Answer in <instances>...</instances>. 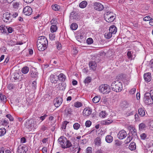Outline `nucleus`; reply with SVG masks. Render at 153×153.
<instances>
[{
	"label": "nucleus",
	"instance_id": "obj_1",
	"mask_svg": "<svg viewBox=\"0 0 153 153\" xmlns=\"http://www.w3.org/2000/svg\"><path fill=\"white\" fill-rule=\"evenodd\" d=\"M62 147L64 149L70 147L72 144L69 140H67V138L64 136H61L58 140Z\"/></svg>",
	"mask_w": 153,
	"mask_h": 153
},
{
	"label": "nucleus",
	"instance_id": "obj_2",
	"mask_svg": "<svg viewBox=\"0 0 153 153\" xmlns=\"http://www.w3.org/2000/svg\"><path fill=\"white\" fill-rule=\"evenodd\" d=\"M111 86L112 90L117 93L121 92L123 89L122 83L118 80L113 82Z\"/></svg>",
	"mask_w": 153,
	"mask_h": 153
},
{
	"label": "nucleus",
	"instance_id": "obj_3",
	"mask_svg": "<svg viewBox=\"0 0 153 153\" xmlns=\"http://www.w3.org/2000/svg\"><path fill=\"white\" fill-rule=\"evenodd\" d=\"M116 15L113 13L107 12L104 15L105 19V21L108 22H113L116 18Z\"/></svg>",
	"mask_w": 153,
	"mask_h": 153
},
{
	"label": "nucleus",
	"instance_id": "obj_4",
	"mask_svg": "<svg viewBox=\"0 0 153 153\" xmlns=\"http://www.w3.org/2000/svg\"><path fill=\"white\" fill-rule=\"evenodd\" d=\"M99 89L100 91L103 94H107L111 91L110 86L107 84H103L100 85Z\"/></svg>",
	"mask_w": 153,
	"mask_h": 153
},
{
	"label": "nucleus",
	"instance_id": "obj_5",
	"mask_svg": "<svg viewBox=\"0 0 153 153\" xmlns=\"http://www.w3.org/2000/svg\"><path fill=\"white\" fill-rule=\"evenodd\" d=\"M144 101L146 104L150 105L153 103V100L150 93H146L144 94Z\"/></svg>",
	"mask_w": 153,
	"mask_h": 153
},
{
	"label": "nucleus",
	"instance_id": "obj_6",
	"mask_svg": "<svg viewBox=\"0 0 153 153\" xmlns=\"http://www.w3.org/2000/svg\"><path fill=\"white\" fill-rule=\"evenodd\" d=\"M11 14L8 12L4 13L2 19L5 22L9 23L12 21L13 18L11 16Z\"/></svg>",
	"mask_w": 153,
	"mask_h": 153
},
{
	"label": "nucleus",
	"instance_id": "obj_7",
	"mask_svg": "<svg viewBox=\"0 0 153 153\" xmlns=\"http://www.w3.org/2000/svg\"><path fill=\"white\" fill-rule=\"evenodd\" d=\"M63 101L62 99L60 97L55 98L54 101V105L56 108L59 107L62 104Z\"/></svg>",
	"mask_w": 153,
	"mask_h": 153
},
{
	"label": "nucleus",
	"instance_id": "obj_8",
	"mask_svg": "<svg viewBox=\"0 0 153 153\" xmlns=\"http://www.w3.org/2000/svg\"><path fill=\"white\" fill-rule=\"evenodd\" d=\"M23 12L25 15L28 16L31 14L32 12V10L30 7L26 6L23 9Z\"/></svg>",
	"mask_w": 153,
	"mask_h": 153
},
{
	"label": "nucleus",
	"instance_id": "obj_9",
	"mask_svg": "<svg viewBox=\"0 0 153 153\" xmlns=\"http://www.w3.org/2000/svg\"><path fill=\"white\" fill-rule=\"evenodd\" d=\"M127 135V134L126 131L124 130L120 131L117 134L118 137L122 140L125 138Z\"/></svg>",
	"mask_w": 153,
	"mask_h": 153
},
{
	"label": "nucleus",
	"instance_id": "obj_10",
	"mask_svg": "<svg viewBox=\"0 0 153 153\" xmlns=\"http://www.w3.org/2000/svg\"><path fill=\"white\" fill-rule=\"evenodd\" d=\"M37 42L40 43V44H48V41L47 38L44 36L39 37L37 41Z\"/></svg>",
	"mask_w": 153,
	"mask_h": 153
},
{
	"label": "nucleus",
	"instance_id": "obj_11",
	"mask_svg": "<svg viewBox=\"0 0 153 153\" xmlns=\"http://www.w3.org/2000/svg\"><path fill=\"white\" fill-rule=\"evenodd\" d=\"M92 112V109L89 108H86L83 110L82 113L84 116L87 117L90 115Z\"/></svg>",
	"mask_w": 153,
	"mask_h": 153
},
{
	"label": "nucleus",
	"instance_id": "obj_12",
	"mask_svg": "<svg viewBox=\"0 0 153 153\" xmlns=\"http://www.w3.org/2000/svg\"><path fill=\"white\" fill-rule=\"evenodd\" d=\"M94 8L96 10L100 11L103 9L104 7L103 5L100 3L96 2L94 3Z\"/></svg>",
	"mask_w": 153,
	"mask_h": 153
},
{
	"label": "nucleus",
	"instance_id": "obj_13",
	"mask_svg": "<svg viewBox=\"0 0 153 153\" xmlns=\"http://www.w3.org/2000/svg\"><path fill=\"white\" fill-rule=\"evenodd\" d=\"M70 19H73L75 21L79 20V16L76 13L73 12L71 13L70 16Z\"/></svg>",
	"mask_w": 153,
	"mask_h": 153
},
{
	"label": "nucleus",
	"instance_id": "obj_14",
	"mask_svg": "<svg viewBox=\"0 0 153 153\" xmlns=\"http://www.w3.org/2000/svg\"><path fill=\"white\" fill-rule=\"evenodd\" d=\"M89 66L91 69L94 71L97 67V64L95 62L91 61L89 63Z\"/></svg>",
	"mask_w": 153,
	"mask_h": 153
},
{
	"label": "nucleus",
	"instance_id": "obj_15",
	"mask_svg": "<svg viewBox=\"0 0 153 153\" xmlns=\"http://www.w3.org/2000/svg\"><path fill=\"white\" fill-rule=\"evenodd\" d=\"M144 78L145 80L147 82H149L152 79L151 74L150 73L145 74H144Z\"/></svg>",
	"mask_w": 153,
	"mask_h": 153
},
{
	"label": "nucleus",
	"instance_id": "obj_16",
	"mask_svg": "<svg viewBox=\"0 0 153 153\" xmlns=\"http://www.w3.org/2000/svg\"><path fill=\"white\" fill-rule=\"evenodd\" d=\"M34 124L33 123H30L29 121L27 122L25 124V126L27 128L30 130L34 127Z\"/></svg>",
	"mask_w": 153,
	"mask_h": 153
},
{
	"label": "nucleus",
	"instance_id": "obj_17",
	"mask_svg": "<svg viewBox=\"0 0 153 153\" xmlns=\"http://www.w3.org/2000/svg\"><path fill=\"white\" fill-rule=\"evenodd\" d=\"M145 108L143 107H141L138 109V113L141 117H143L145 115Z\"/></svg>",
	"mask_w": 153,
	"mask_h": 153
},
{
	"label": "nucleus",
	"instance_id": "obj_18",
	"mask_svg": "<svg viewBox=\"0 0 153 153\" xmlns=\"http://www.w3.org/2000/svg\"><path fill=\"white\" fill-rule=\"evenodd\" d=\"M109 31L112 33L115 34L117 32V28L115 25H113L110 27Z\"/></svg>",
	"mask_w": 153,
	"mask_h": 153
},
{
	"label": "nucleus",
	"instance_id": "obj_19",
	"mask_svg": "<svg viewBox=\"0 0 153 153\" xmlns=\"http://www.w3.org/2000/svg\"><path fill=\"white\" fill-rule=\"evenodd\" d=\"M21 149L23 151V153H26L28 151V149L26 146H23L20 148L19 147L18 148L17 151L19 153H22Z\"/></svg>",
	"mask_w": 153,
	"mask_h": 153
},
{
	"label": "nucleus",
	"instance_id": "obj_20",
	"mask_svg": "<svg viewBox=\"0 0 153 153\" xmlns=\"http://www.w3.org/2000/svg\"><path fill=\"white\" fill-rule=\"evenodd\" d=\"M72 112V109L69 107H67L64 110L65 114L67 116L71 114Z\"/></svg>",
	"mask_w": 153,
	"mask_h": 153
},
{
	"label": "nucleus",
	"instance_id": "obj_21",
	"mask_svg": "<svg viewBox=\"0 0 153 153\" xmlns=\"http://www.w3.org/2000/svg\"><path fill=\"white\" fill-rule=\"evenodd\" d=\"M66 78V76L63 73L60 74L58 76V79L60 81L64 82Z\"/></svg>",
	"mask_w": 153,
	"mask_h": 153
},
{
	"label": "nucleus",
	"instance_id": "obj_22",
	"mask_svg": "<svg viewBox=\"0 0 153 153\" xmlns=\"http://www.w3.org/2000/svg\"><path fill=\"white\" fill-rule=\"evenodd\" d=\"M94 144L95 145L97 146H101V139L100 137H97L94 140Z\"/></svg>",
	"mask_w": 153,
	"mask_h": 153
},
{
	"label": "nucleus",
	"instance_id": "obj_23",
	"mask_svg": "<svg viewBox=\"0 0 153 153\" xmlns=\"http://www.w3.org/2000/svg\"><path fill=\"white\" fill-rule=\"evenodd\" d=\"M37 46L38 50L39 51H43L46 49V48L41 44L40 43L37 42Z\"/></svg>",
	"mask_w": 153,
	"mask_h": 153
},
{
	"label": "nucleus",
	"instance_id": "obj_24",
	"mask_svg": "<svg viewBox=\"0 0 153 153\" xmlns=\"http://www.w3.org/2000/svg\"><path fill=\"white\" fill-rule=\"evenodd\" d=\"M66 86V83L63 82L61 83L60 85L59 84V87H58V89L61 90H63L65 89Z\"/></svg>",
	"mask_w": 153,
	"mask_h": 153
},
{
	"label": "nucleus",
	"instance_id": "obj_25",
	"mask_svg": "<svg viewBox=\"0 0 153 153\" xmlns=\"http://www.w3.org/2000/svg\"><path fill=\"white\" fill-rule=\"evenodd\" d=\"M113 140V137L110 135H107L105 137L106 141L108 143H111Z\"/></svg>",
	"mask_w": 153,
	"mask_h": 153
},
{
	"label": "nucleus",
	"instance_id": "obj_26",
	"mask_svg": "<svg viewBox=\"0 0 153 153\" xmlns=\"http://www.w3.org/2000/svg\"><path fill=\"white\" fill-rule=\"evenodd\" d=\"M129 134H131L134 136H136L137 135L136 129L134 127H131L130 132Z\"/></svg>",
	"mask_w": 153,
	"mask_h": 153
},
{
	"label": "nucleus",
	"instance_id": "obj_27",
	"mask_svg": "<svg viewBox=\"0 0 153 153\" xmlns=\"http://www.w3.org/2000/svg\"><path fill=\"white\" fill-rule=\"evenodd\" d=\"M7 27L4 25H2L0 26V29L1 32L3 33H7L6 29Z\"/></svg>",
	"mask_w": 153,
	"mask_h": 153
},
{
	"label": "nucleus",
	"instance_id": "obj_28",
	"mask_svg": "<svg viewBox=\"0 0 153 153\" xmlns=\"http://www.w3.org/2000/svg\"><path fill=\"white\" fill-rule=\"evenodd\" d=\"M69 148V151L70 152H73V153H75L76 151V149H77L78 147L77 146L76 147L75 145H71V146H70Z\"/></svg>",
	"mask_w": 153,
	"mask_h": 153
},
{
	"label": "nucleus",
	"instance_id": "obj_29",
	"mask_svg": "<svg viewBox=\"0 0 153 153\" xmlns=\"http://www.w3.org/2000/svg\"><path fill=\"white\" fill-rule=\"evenodd\" d=\"M129 149L131 150H134L136 148L135 143L134 142H131L129 146Z\"/></svg>",
	"mask_w": 153,
	"mask_h": 153
},
{
	"label": "nucleus",
	"instance_id": "obj_30",
	"mask_svg": "<svg viewBox=\"0 0 153 153\" xmlns=\"http://www.w3.org/2000/svg\"><path fill=\"white\" fill-rule=\"evenodd\" d=\"M38 72L35 69L34 70H32L31 72V76L33 77L37 78L38 77Z\"/></svg>",
	"mask_w": 153,
	"mask_h": 153
},
{
	"label": "nucleus",
	"instance_id": "obj_31",
	"mask_svg": "<svg viewBox=\"0 0 153 153\" xmlns=\"http://www.w3.org/2000/svg\"><path fill=\"white\" fill-rule=\"evenodd\" d=\"M87 5V2L85 1H84L81 2L79 4V7L81 8L85 7Z\"/></svg>",
	"mask_w": 153,
	"mask_h": 153
},
{
	"label": "nucleus",
	"instance_id": "obj_32",
	"mask_svg": "<svg viewBox=\"0 0 153 153\" xmlns=\"http://www.w3.org/2000/svg\"><path fill=\"white\" fill-rule=\"evenodd\" d=\"M100 96H96L93 98L92 100L93 102L96 103L100 101Z\"/></svg>",
	"mask_w": 153,
	"mask_h": 153
},
{
	"label": "nucleus",
	"instance_id": "obj_33",
	"mask_svg": "<svg viewBox=\"0 0 153 153\" xmlns=\"http://www.w3.org/2000/svg\"><path fill=\"white\" fill-rule=\"evenodd\" d=\"M57 29V27L56 25H53L51 26L50 30L52 33L56 32Z\"/></svg>",
	"mask_w": 153,
	"mask_h": 153
},
{
	"label": "nucleus",
	"instance_id": "obj_34",
	"mask_svg": "<svg viewBox=\"0 0 153 153\" xmlns=\"http://www.w3.org/2000/svg\"><path fill=\"white\" fill-rule=\"evenodd\" d=\"M55 78V75L53 74L51 75L50 77V80L52 83H56L57 82Z\"/></svg>",
	"mask_w": 153,
	"mask_h": 153
},
{
	"label": "nucleus",
	"instance_id": "obj_35",
	"mask_svg": "<svg viewBox=\"0 0 153 153\" xmlns=\"http://www.w3.org/2000/svg\"><path fill=\"white\" fill-rule=\"evenodd\" d=\"M146 125L143 123H140L139 125V128L140 130H142L146 127Z\"/></svg>",
	"mask_w": 153,
	"mask_h": 153
},
{
	"label": "nucleus",
	"instance_id": "obj_36",
	"mask_svg": "<svg viewBox=\"0 0 153 153\" xmlns=\"http://www.w3.org/2000/svg\"><path fill=\"white\" fill-rule=\"evenodd\" d=\"M107 115L105 111H101L99 114V116L100 117L104 118Z\"/></svg>",
	"mask_w": 153,
	"mask_h": 153
},
{
	"label": "nucleus",
	"instance_id": "obj_37",
	"mask_svg": "<svg viewBox=\"0 0 153 153\" xmlns=\"http://www.w3.org/2000/svg\"><path fill=\"white\" fill-rule=\"evenodd\" d=\"M29 71V68L27 67H25L22 68V71L23 74H26Z\"/></svg>",
	"mask_w": 153,
	"mask_h": 153
},
{
	"label": "nucleus",
	"instance_id": "obj_38",
	"mask_svg": "<svg viewBox=\"0 0 153 153\" xmlns=\"http://www.w3.org/2000/svg\"><path fill=\"white\" fill-rule=\"evenodd\" d=\"M0 100L4 102H5L7 100L6 96L0 93Z\"/></svg>",
	"mask_w": 153,
	"mask_h": 153
},
{
	"label": "nucleus",
	"instance_id": "obj_39",
	"mask_svg": "<svg viewBox=\"0 0 153 153\" xmlns=\"http://www.w3.org/2000/svg\"><path fill=\"white\" fill-rule=\"evenodd\" d=\"M77 27V25L76 23H73L71 24L70 27L72 30H75L76 29Z\"/></svg>",
	"mask_w": 153,
	"mask_h": 153
},
{
	"label": "nucleus",
	"instance_id": "obj_40",
	"mask_svg": "<svg viewBox=\"0 0 153 153\" xmlns=\"http://www.w3.org/2000/svg\"><path fill=\"white\" fill-rule=\"evenodd\" d=\"M48 129V128L47 127V126H46L44 125H43L41 126L40 131L41 132L44 131Z\"/></svg>",
	"mask_w": 153,
	"mask_h": 153
},
{
	"label": "nucleus",
	"instance_id": "obj_41",
	"mask_svg": "<svg viewBox=\"0 0 153 153\" xmlns=\"http://www.w3.org/2000/svg\"><path fill=\"white\" fill-rule=\"evenodd\" d=\"M6 133V129L4 128L0 129V136L4 135Z\"/></svg>",
	"mask_w": 153,
	"mask_h": 153
},
{
	"label": "nucleus",
	"instance_id": "obj_42",
	"mask_svg": "<svg viewBox=\"0 0 153 153\" xmlns=\"http://www.w3.org/2000/svg\"><path fill=\"white\" fill-rule=\"evenodd\" d=\"M112 33L110 32L107 33H105V37L107 39H110L112 36Z\"/></svg>",
	"mask_w": 153,
	"mask_h": 153
},
{
	"label": "nucleus",
	"instance_id": "obj_43",
	"mask_svg": "<svg viewBox=\"0 0 153 153\" xmlns=\"http://www.w3.org/2000/svg\"><path fill=\"white\" fill-rule=\"evenodd\" d=\"M112 122V121L111 120H105L103 121L102 123L104 125H108L111 123Z\"/></svg>",
	"mask_w": 153,
	"mask_h": 153
},
{
	"label": "nucleus",
	"instance_id": "obj_44",
	"mask_svg": "<svg viewBox=\"0 0 153 153\" xmlns=\"http://www.w3.org/2000/svg\"><path fill=\"white\" fill-rule=\"evenodd\" d=\"M52 7L53 10L56 11L59 10L60 9V7L56 4L52 5Z\"/></svg>",
	"mask_w": 153,
	"mask_h": 153
},
{
	"label": "nucleus",
	"instance_id": "obj_45",
	"mask_svg": "<svg viewBox=\"0 0 153 153\" xmlns=\"http://www.w3.org/2000/svg\"><path fill=\"white\" fill-rule=\"evenodd\" d=\"M91 81V78L90 77H88L84 81V83L86 84H88Z\"/></svg>",
	"mask_w": 153,
	"mask_h": 153
},
{
	"label": "nucleus",
	"instance_id": "obj_46",
	"mask_svg": "<svg viewBox=\"0 0 153 153\" xmlns=\"http://www.w3.org/2000/svg\"><path fill=\"white\" fill-rule=\"evenodd\" d=\"M74 105L75 107L78 108L82 106V104L81 102H76L74 103Z\"/></svg>",
	"mask_w": 153,
	"mask_h": 153
},
{
	"label": "nucleus",
	"instance_id": "obj_47",
	"mask_svg": "<svg viewBox=\"0 0 153 153\" xmlns=\"http://www.w3.org/2000/svg\"><path fill=\"white\" fill-rule=\"evenodd\" d=\"M80 126V125L78 123H75L73 125V127L76 130L78 129Z\"/></svg>",
	"mask_w": 153,
	"mask_h": 153
},
{
	"label": "nucleus",
	"instance_id": "obj_48",
	"mask_svg": "<svg viewBox=\"0 0 153 153\" xmlns=\"http://www.w3.org/2000/svg\"><path fill=\"white\" fill-rule=\"evenodd\" d=\"M93 42V40L92 38H89L86 40V43L88 45L91 44Z\"/></svg>",
	"mask_w": 153,
	"mask_h": 153
},
{
	"label": "nucleus",
	"instance_id": "obj_49",
	"mask_svg": "<svg viewBox=\"0 0 153 153\" xmlns=\"http://www.w3.org/2000/svg\"><path fill=\"white\" fill-rule=\"evenodd\" d=\"M50 22L51 24H55L54 25H56L58 24L57 19L56 18L53 19L51 20Z\"/></svg>",
	"mask_w": 153,
	"mask_h": 153
},
{
	"label": "nucleus",
	"instance_id": "obj_50",
	"mask_svg": "<svg viewBox=\"0 0 153 153\" xmlns=\"http://www.w3.org/2000/svg\"><path fill=\"white\" fill-rule=\"evenodd\" d=\"M68 123L67 121H64L62 125L61 128L62 129H65L66 128V125Z\"/></svg>",
	"mask_w": 153,
	"mask_h": 153
},
{
	"label": "nucleus",
	"instance_id": "obj_51",
	"mask_svg": "<svg viewBox=\"0 0 153 153\" xmlns=\"http://www.w3.org/2000/svg\"><path fill=\"white\" fill-rule=\"evenodd\" d=\"M36 80L33 82L32 84V88L33 89H35L36 88Z\"/></svg>",
	"mask_w": 153,
	"mask_h": 153
},
{
	"label": "nucleus",
	"instance_id": "obj_52",
	"mask_svg": "<svg viewBox=\"0 0 153 153\" xmlns=\"http://www.w3.org/2000/svg\"><path fill=\"white\" fill-rule=\"evenodd\" d=\"M132 139L128 135V136L126 139L125 140L124 142L126 144H128L129 143Z\"/></svg>",
	"mask_w": 153,
	"mask_h": 153
},
{
	"label": "nucleus",
	"instance_id": "obj_53",
	"mask_svg": "<svg viewBox=\"0 0 153 153\" xmlns=\"http://www.w3.org/2000/svg\"><path fill=\"white\" fill-rule=\"evenodd\" d=\"M49 38L51 40H55V35L54 34L51 33L49 35Z\"/></svg>",
	"mask_w": 153,
	"mask_h": 153
},
{
	"label": "nucleus",
	"instance_id": "obj_54",
	"mask_svg": "<svg viewBox=\"0 0 153 153\" xmlns=\"http://www.w3.org/2000/svg\"><path fill=\"white\" fill-rule=\"evenodd\" d=\"M91 124V122L89 120L86 121L85 123V126L86 127H89Z\"/></svg>",
	"mask_w": 153,
	"mask_h": 153
},
{
	"label": "nucleus",
	"instance_id": "obj_55",
	"mask_svg": "<svg viewBox=\"0 0 153 153\" xmlns=\"http://www.w3.org/2000/svg\"><path fill=\"white\" fill-rule=\"evenodd\" d=\"M6 117L9 119L10 121H13V117L10 114H8L6 115Z\"/></svg>",
	"mask_w": 153,
	"mask_h": 153
},
{
	"label": "nucleus",
	"instance_id": "obj_56",
	"mask_svg": "<svg viewBox=\"0 0 153 153\" xmlns=\"http://www.w3.org/2000/svg\"><path fill=\"white\" fill-rule=\"evenodd\" d=\"M56 47L57 49L59 50H60L62 48V45L60 43L57 42L56 43Z\"/></svg>",
	"mask_w": 153,
	"mask_h": 153
},
{
	"label": "nucleus",
	"instance_id": "obj_57",
	"mask_svg": "<svg viewBox=\"0 0 153 153\" xmlns=\"http://www.w3.org/2000/svg\"><path fill=\"white\" fill-rule=\"evenodd\" d=\"M146 137V134L144 133L140 135V137L142 140H145Z\"/></svg>",
	"mask_w": 153,
	"mask_h": 153
},
{
	"label": "nucleus",
	"instance_id": "obj_58",
	"mask_svg": "<svg viewBox=\"0 0 153 153\" xmlns=\"http://www.w3.org/2000/svg\"><path fill=\"white\" fill-rule=\"evenodd\" d=\"M92 148L91 147H88L87 148L86 150V153H91Z\"/></svg>",
	"mask_w": 153,
	"mask_h": 153
},
{
	"label": "nucleus",
	"instance_id": "obj_59",
	"mask_svg": "<svg viewBox=\"0 0 153 153\" xmlns=\"http://www.w3.org/2000/svg\"><path fill=\"white\" fill-rule=\"evenodd\" d=\"M151 18L149 17V16H147L145 17L143 19V20L145 21H150L151 19Z\"/></svg>",
	"mask_w": 153,
	"mask_h": 153
},
{
	"label": "nucleus",
	"instance_id": "obj_60",
	"mask_svg": "<svg viewBox=\"0 0 153 153\" xmlns=\"http://www.w3.org/2000/svg\"><path fill=\"white\" fill-rule=\"evenodd\" d=\"M18 13L16 12H14L12 14H11V17L13 18H15L18 16Z\"/></svg>",
	"mask_w": 153,
	"mask_h": 153
},
{
	"label": "nucleus",
	"instance_id": "obj_61",
	"mask_svg": "<svg viewBox=\"0 0 153 153\" xmlns=\"http://www.w3.org/2000/svg\"><path fill=\"white\" fill-rule=\"evenodd\" d=\"M115 144L116 146H119L121 145V143L119 140H115Z\"/></svg>",
	"mask_w": 153,
	"mask_h": 153
},
{
	"label": "nucleus",
	"instance_id": "obj_62",
	"mask_svg": "<svg viewBox=\"0 0 153 153\" xmlns=\"http://www.w3.org/2000/svg\"><path fill=\"white\" fill-rule=\"evenodd\" d=\"M128 135L132 140L134 139V140L137 137V135H136V136H134L133 135H132L131 134H128Z\"/></svg>",
	"mask_w": 153,
	"mask_h": 153
},
{
	"label": "nucleus",
	"instance_id": "obj_63",
	"mask_svg": "<svg viewBox=\"0 0 153 153\" xmlns=\"http://www.w3.org/2000/svg\"><path fill=\"white\" fill-rule=\"evenodd\" d=\"M135 91L136 89L135 88H132L129 91V93L130 94H133L135 93Z\"/></svg>",
	"mask_w": 153,
	"mask_h": 153
},
{
	"label": "nucleus",
	"instance_id": "obj_64",
	"mask_svg": "<svg viewBox=\"0 0 153 153\" xmlns=\"http://www.w3.org/2000/svg\"><path fill=\"white\" fill-rule=\"evenodd\" d=\"M84 33L82 32L80 33L78 36V37L80 38L81 39H82L85 36V35H84Z\"/></svg>",
	"mask_w": 153,
	"mask_h": 153
}]
</instances>
